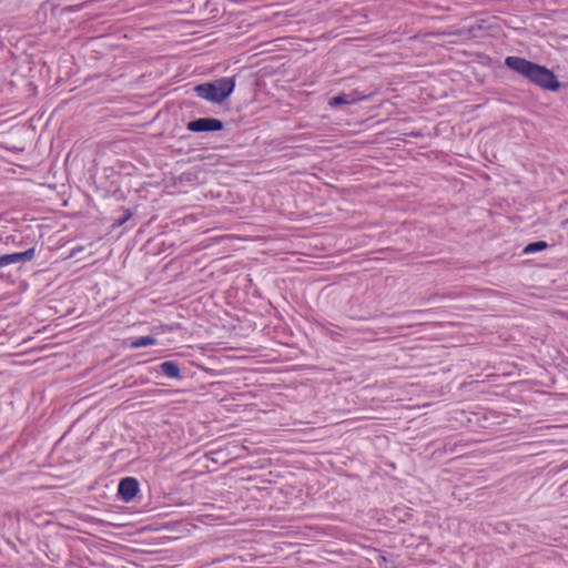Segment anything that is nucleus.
<instances>
[{
	"instance_id": "ddd939ff",
	"label": "nucleus",
	"mask_w": 568,
	"mask_h": 568,
	"mask_svg": "<svg viewBox=\"0 0 568 568\" xmlns=\"http://www.w3.org/2000/svg\"><path fill=\"white\" fill-rule=\"evenodd\" d=\"M84 251H70V253L67 256H64L63 260L77 257L78 255H80Z\"/></svg>"
},
{
	"instance_id": "f03ea898",
	"label": "nucleus",
	"mask_w": 568,
	"mask_h": 568,
	"mask_svg": "<svg viewBox=\"0 0 568 568\" xmlns=\"http://www.w3.org/2000/svg\"><path fill=\"white\" fill-rule=\"evenodd\" d=\"M286 256L281 258L286 263V267L293 271L305 272L308 270L321 268L329 270L335 261L336 254L332 255H313L302 251H284Z\"/></svg>"
},
{
	"instance_id": "423d86ee",
	"label": "nucleus",
	"mask_w": 568,
	"mask_h": 568,
	"mask_svg": "<svg viewBox=\"0 0 568 568\" xmlns=\"http://www.w3.org/2000/svg\"><path fill=\"white\" fill-rule=\"evenodd\" d=\"M223 123L217 119L200 118L187 123V129L192 132L220 131Z\"/></svg>"
},
{
	"instance_id": "f257e3e1",
	"label": "nucleus",
	"mask_w": 568,
	"mask_h": 568,
	"mask_svg": "<svg viewBox=\"0 0 568 568\" xmlns=\"http://www.w3.org/2000/svg\"><path fill=\"white\" fill-rule=\"evenodd\" d=\"M505 63L509 69L528 78L531 82L544 89L556 91L559 88V82L554 73L545 67L535 64L519 57H508Z\"/></svg>"
},
{
	"instance_id": "20e7f679",
	"label": "nucleus",
	"mask_w": 568,
	"mask_h": 568,
	"mask_svg": "<svg viewBox=\"0 0 568 568\" xmlns=\"http://www.w3.org/2000/svg\"><path fill=\"white\" fill-rule=\"evenodd\" d=\"M36 251H19L10 254H4L0 256V280H4L8 282H14L12 278L11 271H7V267H14L19 271L21 266L31 261L34 257Z\"/></svg>"
},
{
	"instance_id": "6e6552de",
	"label": "nucleus",
	"mask_w": 568,
	"mask_h": 568,
	"mask_svg": "<svg viewBox=\"0 0 568 568\" xmlns=\"http://www.w3.org/2000/svg\"><path fill=\"white\" fill-rule=\"evenodd\" d=\"M155 343H156L155 337H153L151 335H145V336H141V337H138L134 341H132L131 347L132 348H141V347H146L150 345H154Z\"/></svg>"
},
{
	"instance_id": "2eb2a0df",
	"label": "nucleus",
	"mask_w": 568,
	"mask_h": 568,
	"mask_svg": "<svg viewBox=\"0 0 568 568\" xmlns=\"http://www.w3.org/2000/svg\"><path fill=\"white\" fill-rule=\"evenodd\" d=\"M425 310H414V311H407L405 315H415V314H422L425 313Z\"/></svg>"
},
{
	"instance_id": "1a4fd4ad",
	"label": "nucleus",
	"mask_w": 568,
	"mask_h": 568,
	"mask_svg": "<svg viewBox=\"0 0 568 568\" xmlns=\"http://www.w3.org/2000/svg\"><path fill=\"white\" fill-rule=\"evenodd\" d=\"M354 101H355V99L351 98L349 95H337L329 101V105L338 106L342 104L353 103Z\"/></svg>"
},
{
	"instance_id": "4468645a",
	"label": "nucleus",
	"mask_w": 568,
	"mask_h": 568,
	"mask_svg": "<svg viewBox=\"0 0 568 568\" xmlns=\"http://www.w3.org/2000/svg\"><path fill=\"white\" fill-rule=\"evenodd\" d=\"M437 296H439V294H438V293H434V294H432V295H430V296H428V297H420V302H422V303H425V302H428V301H430V300H433V298H435V297H437Z\"/></svg>"
},
{
	"instance_id": "0eeeda50",
	"label": "nucleus",
	"mask_w": 568,
	"mask_h": 568,
	"mask_svg": "<svg viewBox=\"0 0 568 568\" xmlns=\"http://www.w3.org/2000/svg\"><path fill=\"white\" fill-rule=\"evenodd\" d=\"M158 372L171 379L183 378L181 366L176 361H165L159 365Z\"/></svg>"
},
{
	"instance_id": "f8f14e48",
	"label": "nucleus",
	"mask_w": 568,
	"mask_h": 568,
	"mask_svg": "<svg viewBox=\"0 0 568 568\" xmlns=\"http://www.w3.org/2000/svg\"><path fill=\"white\" fill-rule=\"evenodd\" d=\"M375 560H376L377 564L381 565L382 562H387V557H386V555L384 552L378 551L376 554Z\"/></svg>"
},
{
	"instance_id": "9b49d317",
	"label": "nucleus",
	"mask_w": 568,
	"mask_h": 568,
	"mask_svg": "<svg viewBox=\"0 0 568 568\" xmlns=\"http://www.w3.org/2000/svg\"><path fill=\"white\" fill-rule=\"evenodd\" d=\"M559 490H560V495L562 497L568 498V479L564 484L560 485Z\"/></svg>"
},
{
	"instance_id": "39448f33",
	"label": "nucleus",
	"mask_w": 568,
	"mask_h": 568,
	"mask_svg": "<svg viewBox=\"0 0 568 568\" xmlns=\"http://www.w3.org/2000/svg\"><path fill=\"white\" fill-rule=\"evenodd\" d=\"M140 493V483L135 477L126 476L120 479L118 485L116 498L124 503H130Z\"/></svg>"
},
{
	"instance_id": "7ed1b4c3",
	"label": "nucleus",
	"mask_w": 568,
	"mask_h": 568,
	"mask_svg": "<svg viewBox=\"0 0 568 568\" xmlns=\"http://www.w3.org/2000/svg\"><path fill=\"white\" fill-rule=\"evenodd\" d=\"M235 88L234 80L221 78L213 82L199 84L194 88L199 97L210 102L220 103L227 99Z\"/></svg>"
},
{
	"instance_id": "dca6fc26",
	"label": "nucleus",
	"mask_w": 568,
	"mask_h": 568,
	"mask_svg": "<svg viewBox=\"0 0 568 568\" xmlns=\"http://www.w3.org/2000/svg\"><path fill=\"white\" fill-rule=\"evenodd\" d=\"M568 467V463H564L559 466V470L566 469Z\"/></svg>"
},
{
	"instance_id": "f3484780",
	"label": "nucleus",
	"mask_w": 568,
	"mask_h": 568,
	"mask_svg": "<svg viewBox=\"0 0 568 568\" xmlns=\"http://www.w3.org/2000/svg\"><path fill=\"white\" fill-rule=\"evenodd\" d=\"M524 253H535L536 251L529 250V251H523Z\"/></svg>"
},
{
	"instance_id": "9d476101",
	"label": "nucleus",
	"mask_w": 568,
	"mask_h": 568,
	"mask_svg": "<svg viewBox=\"0 0 568 568\" xmlns=\"http://www.w3.org/2000/svg\"><path fill=\"white\" fill-rule=\"evenodd\" d=\"M525 248H547V243L544 241L531 242L527 244Z\"/></svg>"
}]
</instances>
